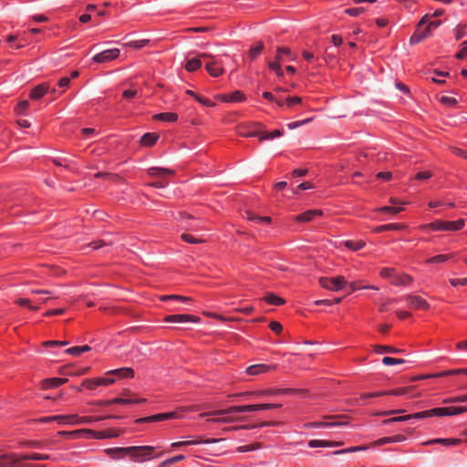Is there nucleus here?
<instances>
[{
  "mask_svg": "<svg viewBox=\"0 0 467 467\" xmlns=\"http://www.w3.org/2000/svg\"><path fill=\"white\" fill-rule=\"evenodd\" d=\"M154 450L151 446H133L128 448H109L105 450V452L112 459H120L127 454L134 458H142L149 456L150 452Z\"/></svg>",
  "mask_w": 467,
  "mask_h": 467,
  "instance_id": "1",
  "label": "nucleus"
},
{
  "mask_svg": "<svg viewBox=\"0 0 467 467\" xmlns=\"http://www.w3.org/2000/svg\"><path fill=\"white\" fill-rule=\"evenodd\" d=\"M463 226L464 220L459 219L453 222L437 220L431 223L425 224L422 227L425 229H431L433 231H458L462 229Z\"/></svg>",
  "mask_w": 467,
  "mask_h": 467,
  "instance_id": "2",
  "label": "nucleus"
},
{
  "mask_svg": "<svg viewBox=\"0 0 467 467\" xmlns=\"http://www.w3.org/2000/svg\"><path fill=\"white\" fill-rule=\"evenodd\" d=\"M258 410L257 404L254 405H243V406H233L225 410H218L209 412H203L199 415L200 418H204L206 416H223L231 413H241V412H250Z\"/></svg>",
  "mask_w": 467,
  "mask_h": 467,
  "instance_id": "3",
  "label": "nucleus"
},
{
  "mask_svg": "<svg viewBox=\"0 0 467 467\" xmlns=\"http://www.w3.org/2000/svg\"><path fill=\"white\" fill-rule=\"evenodd\" d=\"M149 175L152 177L160 178L161 180L152 182L149 185L154 188H165L168 185V182L165 181V176L172 175L174 171L172 170L160 168V167H151L148 170Z\"/></svg>",
  "mask_w": 467,
  "mask_h": 467,
  "instance_id": "4",
  "label": "nucleus"
},
{
  "mask_svg": "<svg viewBox=\"0 0 467 467\" xmlns=\"http://www.w3.org/2000/svg\"><path fill=\"white\" fill-rule=\"evenodd\" d=\"M320 285L330 291H339L344 288L345 285H347V281L344 276H337V277H321L319 279Z\"/></svg>",
  "mask_w": 467,
  "mask_h": 467,
  "instance_id": "5",
  "label": "nucleus"
},
{
  "mask_svg": "<svg viewBox=\"0 0 467 467\" xmlns=\"http://www.w3.org/2000/svg\"><path fill=\"white\" fill-rule=\"evenodd\" d=\"M413 388L414 387L410 386V387H406V388L392 389V390L386 391V392L379 391V392L364 393V394L360 395L359 400L380 397V396L387 395V394L388 395H395V396L407 395L413 389Z\"/></svg>",
  "mask_w": 467,
  "mask_h": 467,
  "instance_id": "6",
  "label": "nucleus"
},
{
  "mask_svg": "<svg viewBox=\"0 0 467 467\" xmlns=\"http://www.w3.org/2000/svg\"><path fill=\"white\" fill-rule=\"evenodd\" d=\"M141 402H146V399L115 398V399L107 400H98V401L93 402V404H96L99 406H109V405H113V404L128 405V404L141 403Z\"/></svg>",
  "mask_w": 467,
  "mask_h": 467,
  "instance_id": "7",
  "label": "nucleus"
},
{
  "mask_svg": "<svg viewBox=\"0 0 467 467\" xmlns=\"http://www.w3.org/2000/svg\"><path fill=\"white\" fill-rule=\"evenodd\" d=\"M119 53V49L118 48L107 49L95 55L92 59L96 63H107L117 58Z\"/></svg>",
  "mask_w": 467,
  "mask_h": 467,
  "instance_id": "8",
  "label": "nucleus"
},
{
  "mask_svg": "<svg viewBox=\"0 0 467 467\" xmlns=\"http://www.w3.org/2000/svg\"><path fill=\"white\" fill-rule=\"evenodd\" d=\"M204 66L207 72L214 78L221 76L224 72L221 63L218 60H215L213 55L212 58H206Z\"/></svg>",
  "mask_w": 467,
  "mask_h": 467,
  "instance_id": "9",
  "label": "nucleus"
},
{
  "mask_svg": "<svg viewBox=\"0 0 467 467\" xmlns=\"http://www.w3.org/2000/svg\"><path fill=\"white\" fill-rule=\"evenodd\" d=\"M20 462V454H0V467H19Z\"/></svg>",
  "mask_w": 467,
  "mask_h": 467,
  "instance_id": "10",
  "label": "nucleus"
},
{
  "mask_svg": "<svg viewBox=\"0 0 467 467\" xmlns=\"http://www.w3.org/2000/svg\"><path fill=\"white\" fill-rule=\"evenodd\" d=\"M408 306L413 309H429V303L419 296L408 295L405 296Z\"/></svg>",
  "mask_w": 467,
  "mask_h": 467,
  "instance_id": "11",
  "label": "nucleus"
},
{
  "mask_svg": "<svg viewBox=\"0 0 467 467\" xmlns=\"http://www.w3.org/2000/svg\"><path fill=\"white\" fill-rule=\"evenodd\" d=\"M212 58V55L208 53H202L198 57L188 58L185 64V68L189 72H193L200 68L202 65V59Z\"/></svg>",
  "mask_w": 467,
  "mask_h": 467,
  "instance_id": "12",
  "label": "nucleus"
},
{
  "mask_svg": "<svg viewBox=\"0 0 467 467\" xmlns=\"http://www.w3.org/2000/svg\"><path fill=\"white\" fill-rule=\"evenodd\" d=\"M164 321L168 323H186V322H193L198 323L200 321V317L192 315H171L166 316L164 317Z\"/></svg>",
  "mask_w": 467,
  "mask_h": 467,
  "instance_id": "13",
  "label": "nucleus"
},
{
  "mask_svg": "<svg viewBox=\"0 0 467 467\" xmlns=\"http://www.w3.org/2000/svg\"><path fill=\"white\" fill-rule=\"evenodd\" d=\"M467 411V407H446V408H436V416H451L457 415Z\"/></svg>",
  "mask_w": 467,
  "mask_h": 467,
  "instance_id": "14",
  "label": "nucleus"
},
{
  "mask_svg": "<svg viewBox=\"0 0 467 467\" xmlns=\"http://www.w3.org/2000/svg\"><path fill=\"white\" fill-rule=\"evenodd\" d=\"M176 417H177V415L175 412L160 413V414L138 419L136 420V422L137 423L153 422V421H160V420L174 419Z\"/></svg>",
  "mask_w": 467,
  "mask_h": 467,
  "instance_id": "15",
  "label": "nucleus"
},
{
  "mask_svg": "<svg viewBox=\"0 0 467 467\" xmlns=\"http://www.w3.org/2000/svg\"><path fill=\"white\" fill-rule=\"evenodd\" d=\"M275 368H276L275 365L269 366V365H265V364H255V365L249 366L246 368V372H247V374H249L251 376H255V375L266 373V372L275 369Z\"/></svg>",
  "mask_w": 467,
  "mask_h": 467,
  "instance_id": "16",
  "label": "nucleus"
},
{
  "mask_svg": "<svg viewBox=\"0 0 467 467\" xmlns=\"http://www.w3.org/2000/svg\"><path fill=\"white\" fill-rule=\"evenodd\" d=\"M88 431L90 433V435L92 436L93 439H98V440L116 438V437L119 436V432H120L118 430L100 431Z\"/></svg>",
  "mask_w": 467,
  "mask_h": 467,
  "instance_id": "17",
  "label": "nucleus"
},
{
  "mask_svg": "<svg viewBox=\"0 0 467 467\" xmlns=\"http://www.w3.org/2000/svg\"><path fill=\"white\" fill-rule=\"evenodd\" d=\"M107 375H113L116 379H131L134 377V371L130 368H121L118 369L109 370L107 372Z\"/></svg>",
  "mask_w": 467,
  "mask_h": 467,
  "instance_id": "18",
  "label": "nucleus"
},
{
  "mask_svg": "<svg viewBox=\"0 0 467 467\" xmlns=\"http://www.w3.org/2000/svg\"><path fill=\"white\" fill-rule=\"evenodd\" d=\"M323 214L322 210H308L297 216H296L295 220L297 222H310L313 220L315 216H321Z\"/></svg>",
  "mask_w": 467,
  "mask_h": 467,
  "instance_id": "19",
  "label": "nucleus"
},
{
  "mask_svg": "<svg viewBox=\"0 0 467 467\" xmlns=\"http://www.w3.org/2000/svg\"><path fill=\"white\" fill-rule=\"evenodd\" d=\"M406 440V437L403 435H394L391 437H384L377 440L372 443L373 446H382L387 443H393V442H402Z\"/></svg>",
  "mask_w": 467,
  "mask_h": 467,
  "instance_id": "20",
  "label": "nucleus"
},
{
  "mask_svg": "<svg viewBox=\"0 0 467 467\" xmlns=\"http://www.w3.org/2000/svg\"><path fill=\"white\" fill-rule=\"evenodd\" d=\"M342 444H343L342 441H322V440H311L308 441V446L310 448L335 447V446H341Z\"/></svg>",
  "mask_w": 467,
  "mask_h": 467,
  "instance_id": "21",
  "label": "nucleus"
},
{
  "mask_svg": "<svg viewBox=\"0 0 467 467\" xmlns=\"http://www.w3.org/2000/svg\"><path fill=\"white\" fill-rule=\"evenodd\" d=\"M218 98L225 102H239L244 100L245 96L241 91L236 90L228 95H220Z\"/></svg>",
  "mask_w": 467,
  "mask_h": 467,
  "instance_id": "22",
  "label": "nucleus"
},
{
  "mask_svg": "<svg viewBox=\"0 0 467 467\" xmlns=\"http://www.w3.org/2000/svg\"><path fill=\"white\" fill-rule=\"evenodd\" d=\"M394 285H409L413 282V278L406 274L398 275L395 274L393 280L391 281Z\"/></svg>",
  "mask_w": 467,
  "mask_h": 467,
  "instance_id": "23",
  "label": "nucleus"
},
{
  "mask_svg": "<svg viewBox=\"0 0 467 467\" xmlns=\"http://www.w3.org/2000/svg\"><path fill=\"white\" fill-rule=\"evenodd\" d=\"M462 442L460 439H434L424 442L425 445H431L434 443H440L444 446H456Z\"/></svg>",
  "mask_w": 467,
  "mask_h": 467,
  "instance_id": "24",
  "label": "nucleus"
},
{
  "mask_svg": "<svg viewBox=\"0 0 467 467\" xmlns=\"http://www.w3.org/2000/svg\"><path fill=\"white\" fill-rule=\"evenodd\" d=\"M48 91L47 84H40L35 87L30 93V98L32 99H39Z\"/></svg>",
  "mask_w": 467,
  "mask_h": 467,
  "instance_id": "25",
  "label": "nucleus"
},
{
  "mask_svg": "<svg viewBox=\"0 0 467 467\" xmlns=\"http://www.w3.org/2000/svg\"><path fill=\"white\" fill-rule=\"evenodd\" d=\"M276 52H277V54L275 56V59L278 61H281V62L284 61L285 57H287L290 60L296 59V57L293 56L290 48H288V47H277Z\"/></svg>",
  "mask_w": 467,
  "mask_h": 467,
  "instance_id": "26",
  "label": "nucleus"
},
{
  "mask_svg": "<svg viewBox=\"0 0 467 467\" xmlns=\"http://www.w3.org/2000/svg\"><path fill=\"white\" fill-rule=\"evenodd\" d=\"M21 462L25 461H42V460H48L50 459V456L48 454H40V453H24L20 454Z\"/></svg>",
  "mask_w": 467,
  "mask_h": 467,
  "instance_id": "27",
  "label": "nucleus"
},
{
  "mask_svg": "<svg viewBox=\"0 0 467 467\" xmlns=\"http://www.w3.org/2000/svg\"><path fill=\"white\" fill-rule=\"evenodd\" d=\"M158 139L159 135L156 133H145L140 138V144L145 147H150L157 141Z\"/></svg>",
  "mask_w": 467,
  "mask_h": 467,
  "instance_id": "28",
  "label": "nucleus"
},
{
  "mask_svg": "<svg viewBox=\"0 0 467 467\" xmlns=\"http://www.w3.org/2000/svg\"><path fill=\"white\" fill-rule=\"evenodd\" d=\"M435 410H436V408L429 410L416 412V413H413V414H408L407 415L408 420H411V419L420 420V419H425V418H428V417L436 416V412H434Z\"/></svg>",
  "mask_w": 467,
  "mask_h": 467,
  "instance_id": "29",
  "label": "nucleus"
},
{
  "mask_svg": "<svg viewBox=\"0 0 467 467\" xmlns=\"http://www.w3.org/2000/svg\"><path fill=\"white\" fill-rule=\"evenodd\" d=\"M153 119L156 120L175 122L178 119V115L176 113H172V112L159 113V114L154 115Z\"/></svg>",
  "mask_w": 467,
  "mask_h": 467,
  "instance_id": "30",
  "label": "nucleus"
},
{
  "mask_svg": "<svg viewBox=\"0 0 467 467\" xmlns=\"http://www.w3.org/2000/svg\"><path fill=\"white\" fill-rule=\"evenodd\" d=\"M111 418H117L116 416H99V417H81V418H78L77 416V419H76V421H77V424H80V423H91V422H95V421H100V420H103L105 419H111Z\"/></svg>",
  "mask_w": 467,
  "mask_h": 467,
  "instance_id": "31",
  "label": "nucleus"
},
{
  "mask_svg": "<svg viewBox=\"0 0 467 467\" xmlns=\"http://www.w3.org/2000/svg\"><path fill=\"white\" fill-rule=\"evenodd\" d=\"M404 228H405V225H403V224L389 223V224H384V225L377 226L376 228H374L373 231L375 233H381L383 231H390V230L400 231V230H402Z\"/></svg>",
  "mask_w": 467,
  "mask_h": 467,
  "instance_id": "32",
  "label": "nucleus"
},
{
  "mask_svg": "<svg viewBox=\"0 0 467 467\" xmlns=\"http://www.w3.org/2000/svg\"><path fill=\"white\" fill-rule=\"evenodd\" d=\"M374 350L378 354H383V353H400L403 350L395 348L389 346H383V345H375Z\"/></svg>",
  "mask_w": 467,
  "mask_h": 467,
  "instance_id": "33",
  "label": "nucleus"
},
{
  "mask_svg": "<svg viewBox=\"0 0 467 467\" xmlns=\"http://www.w3.org/2000/svg\"><path fill=\"white\" fill-rule=\"evenodd\" d=\"M220 440H208V441H203V443H210V442H217L219 441ZM200 443H202V441H177V442H173L171 444V446L173 448H177V447H181V446H187V445H194V444H200Z\"/></svg>",
  "mask_w": 467,
  "mask_h": 467,
  "instance_id": "34",
  "label": "nucleus"
},
{
  "mask_svg": "<svg viewBox=\"0 0 467 467\" xmlns=\"http://www.w3.org/2000/svg\"><path fill=\"white\" fill-rule=\"evenodd\" d=\"M161 300L167 301V300H178L185 304H189L192 302V297L183 296H178V295H168V296H162L161 297Z\"/></svg>",
  "mask_w": 467,
  "mask_h": 467,
  "instance_id": "35",
  "label": "nucleus"
},
{
  "mask_svg": "<svg viewBox=\"0 0 467 467\" xmlns=\"http://www.w3.org/2000/svg\"><path fill=\"white\" fill-rule=\"evenodd\" d=\"M263 49H264V45L262 42H258L255 46L251 47V48L248 52V56H249L250 59L254 60L259 56V54L262 52Z\"/></svg>",
  "mask_w": 467,
  "mask_h": 467,
  "instance_id": "36",
  "label": "nucleus"
},
{
  "mask_svg": "<svg viewBox=\"0 0 467 467\" xmlns=\"http://www.w3.org/2000/svg\"><path fill=\"white\" fill-rule=\"evenodd\" d=\"M90 350V347L88 345H84L81 347H72L66 349V353L70 354L72 356H79L83 352H87Z\"/></svg>",
  "mask_w": 467,
  "mask_h": 467,
  "instance_id": "37",
  "label": "nucleus"
},
{
  "mask_svg": "<svg viewBox=\"0 0 467 467\" xmlns=\"http://www.w3.org/2000/svg\"><path fill=\"white\" fill-rule=\"evenodd\" d=\"M186 93L188 95L193 97L198 102H200L201 104H202V105H204L206 107H213L214 106V103L212 102L210 99L199 96L198 94H196L192 90H187Z\"/></svg>",
  "mask_w": 467,
  "mask_h": 467,
  "instance_id": "38",
  "label": "nucleus"
},
{
  "mask_svg": "<svg viewBox=\"0 0 467 467\" xmlns=\"http://www.w3.org/2000/svg\"><path fill=\"white\" fill-rule=\"evenodd\" d=\"M427 36H429L428 33L425 31V30H422V31H417L415 32L410 38V43L411 45H415V44H418L420 42H421L424 38H426Z\"/></svg>",
  "mask_w": 467,
  "mask_h": 467,
  "instance_id": "39",
  "label": "nucleus"
},
{
  "mask_svg": "<svg viewBox=\"0 0 467 467\" xmlns=\"http://www.w3.org/2000/svg\"><path fill=\"white\" fill-rule=\"evenodd\" d=\"M343 244L347 248L353 250V251H358L365 246V242H363V241L348 240V241H345Z\"/></svg>",
  "mask_w": 467,
  "mask_h": 467,
  "instance_id": "40",
  "label": "nucleus"
},
{
  "mask_svg": "<svg viewBox=\"0 0 467 467\" xmlns=\"http://www.w3.org/2000/svg\"><path fill=\"white\" fill-rule=\"evenodd\" d=\"M57 418H61V420H57V422L59 423V424H77V421H76V419H77V415L76 414H71V415H57Z\"/></svg>",
  "mask_w": 467,
  "mask_h": 467,
  "instance_id": "41",
  "label": "nucleus"
},
{
  "mask_svg": "<svg viewBox=\"0 0 467 467\" xmlns=\"http://www.w3.org/2000/svg\"><path fill=\"white\" fill-rule=\"evenodd\" d=\"M283 132L279 130H275L272 132H260V140H274L275 138L281 137Z\"/></svg>",
  "mask_w": 467,
  "mask_h": 467,
  "instance_id": "42",
  "label": "nucleus"
},
{
  "mask_svg": "<svg viewBox=\"0 0 467 467\" xmlns=\"http://www.w3.org/2000/svg\"><path fill=\"white\" fill-rule=\"evenodd\" d=\"M265 301L270 305L280 306L285 303V300L274 294H269L265 296Z\"/></svg>",
  "mask_w": 467,
  "mask_h": 467,
  "instance_id": "43",
  "label": "nucleus"
},
{
  "mask_svg": "<svg viewBox=\"0 0 467 467\" xmlns=\"http://www.w3.org/2000/svg\"><path fill=\"white\" fill-rule=\"evenodd\" d=\"M47 383V386L50 388H57L63 384H65L67 381V379L65 378H53L46 380Z\"/></svg>",
  "mask_w": 467,
  "mask_h": 467,
  "instance_id": "44",
  "label": "nucleus"
},
{
  "mask_svg": "<svg viewBox=\"0 0 467 467\" xmlns=\"http://www.w3.org/2000/svg\"><path fill=\"white\" fill-rule=\"evenodd\" d=\"M81 431H77V430L71 431H60L57 432V435L66 437V438L76 439V438H78L81 436Z\"/></svg>",
  "mask_w": 467,
  "mask_h": 467,
  "instance_id": "45",
  "label": "nucleus"
},
{
  "mask_svg": "<svg viewBox=\"0 0 467 467\" xmlns=\"http://www.w3.org/2000/svg\"><path fill=\"white\" fill-rule=\"evenodd\" d=\"M406 361L402 358H395L390 357H384L382 358V363L387 366L404 364Z\"/></svg>",
  "mask_w": 467,
  "mask_h": 467,
  "instance_id": "46",
  "label": "nucleus"
},
{
  "mask_svg": "<svg viewBox=\"0 0 467 467\" xmlns=\"http://www.w3.org/2000/svg\"><path fill=\"white\" fill-rule=\"evenodd\" d=\"M396 270L394 268H382L380 270V276L383 278L392 279L394 278Z\"/></svg>",
  "mask_w": 467,
  "mask_h": 467,
  "instance_id": "47",
  "label": "nucleus"
},
{
  "mask_svg": "<svg viewBox=\"0 0 467 467\" xmlns=\"http://www.w3.org/2000/svg\"><path fill=\"white\" fill-rule=\"evenodd\" d=\"M148 43H149L148 39H141V40L130 41V42L127 43L126 46L140 49V48L147 46Z\"/></svg>",
  "mask_w": 467,
  "mask_h": 467,
  "instance_id": "48",
  "label": "nucleus"
},
{
  "mask_svg": "<svg viewBox=\"0 0 467 467\" xmlns=\"http://www.w3.org/2000/svg\"><path fill=\"white\" fill-rule=\"evenodd\" d=\"M450 258L449 254H439L433 257H431L427 260L428 264H434V263H443L447 261Z\"/></svg>",
  "mask_w": 467,
  "mask_h": 467,
  "instance_id": "49",
  "label": "nucleus"
},
{
  "mask_svg": "<svg viewBox=\"0 0 467 467\" xmlns=\"http://www.w3.org/2000/svg\"><path fill=\"white\" fill-rule=\"evenodd\" d=\"M367 448H368L367 446H356V447H350V448L340 450V451H336L333 453L334 454H342V453H347V452H354V451H365V450H367Z\"/></svg>",
  "mask_w": 467,
  "mask_h": 467,
  "instance_id": "50",
  "label": "nucleus"
},
{
  "mask_svg": "<svg viewBox=\"0 0 467 467\" xmlns=\"http://www.w3.org/2000/svg\"><path fill=\"white\" fill-rule=\"evenodd\" d=\"M302 103V99L300 97H287L285 99V105L288 108H293L295 105H298Z\"/></svg>",
  "mask_w": 467,
  "mask_h": 467,
  "instance_id": "51",
  "label": "nucleus"
},
{
  "mask_svg": "<svg viewBox=\"0 0 467 467\" xmlns=\"http://www.w3.org/2000/svg\"><path fill=\"white\" fill-rule=\"evenodd\" d=\"M181 237L184 242L189 244H202L204 242L202 239H197L189 234H182Z\"/></svg>",
  "mask_w": 467,
  "mask_h": 467,
  "instance_id": "52",
  "label": "nucleus"
},
{
  "mask_svg": "<svg viewBox=\"0 0 467 467\" xmlns=\"http://www.w3.org/2000/svg\"><path fill=\"white\" fill-rule=\"evenodd\" d=\"M407 420H408L407 415H405V416H399V417H393V418H390V419L384 420H382V424L383 425H389V424H392L394 422H401V421H407Z\"/></svg>",
  "mask_w": 467,
  "mask_h": 467,
  "instance_id": "53",
  "label": "nucleus"
},
{
  "mask_svg": "<svg viewBox=\"0 0 467 467\" xmlns=\"http://www.w3.org/2000/svg\"><path fill=\"white\" fill-rule=\"evenodd\" d=\"M466 401H467V394L445 399L443 400V403L448 404V403L466 402Z\"/></svg>",
  "mask_w": 467,
  "mask_h": 467,
  "instance_id": "54",
  "label": "nucleus"
},
{
  "mask_svg": "<svg viewBox=\"0 0 467 467\" xmlns=\"http://www.w3.org/2000/svg\"><path fill=\"white\" fill-rule=\"evenodd\" d=\"M402 210H403L402 207H393V206H383L379 209V211H380L382 213H393V214L399 213Z\"/></svg>",
  "mask_w": 467,
  "mask_h": 467,
  "instance_id": "55",
  "label": "nucleus"
},
{
  "mask_svg": "<svg viewBox=\"0 0 467 467\" xmlns=\"http://www.w3.org/2000/svg\"><path fill=\"white\" fill-rule=\"evenodd\" d=\"M257 426L254 424L250 425H240V426H233L229 428H224L223 431H238V430H252L256 428Z\"/></svg>",
  "mask_w": 467,
  "mask_h": 467,
  "instance_id": "56",
  "label": "nucleus"
},
{
  "mask_svg": "<svg viewBox=\"0 0 467 467\" xmlns=\"http://www.w3.org/2000/svg\"><path fill=\"white\" fill-rule=\"evenodd\" d=\"M28 107L29 102L27 100H22L17 104L16 111L18 114H25V111L28 109Z\"/></svg>",
  "mask_w": 467,
  "mask_h": 467,
  "instance_id": "57",
  "label": "nucleus"
},
{
  "mask_svg": "<svg viewBox=\"0 0 467 467\" xmlns=\"http://www.w3.org/2000/svg\"><path fill=\"white\" fill-rule=\"evenodd\" d=\"M363 12H364V8H362V7H352V8H348L345 10L346 14H348L349 16H358L361 15Z\"/></svg>",
  "mask_w": 467,
  "mask_h": 467,
  "instance_id": "58",
  "label": "nucleus"
},
{
  "mask_svg": "<svg viewBox=\"0 0 467 467\" xmlns=\"http://www.w3.org/2000/svg\"><path fill=\"white\" fill-rule=\"evenodd\" d=\"M234 419L229 417H218V418H210L208 421L211 422H218V423H229L233 422Z\"/></svg>",
  "mask_w": 467,
  "mask_h": 467,
  "instance_id": "59",
  "label": "nucleus"
},
{
  "mask_svg": "<svg viewBox=\"0 0 467 467\" xmlns=\"http://www.w3.org/2000/svg\"><path fill=\"white\" fill-rule=\"evenodd\" d=\"M311 120H312V118H309V119H306L304 120L291 122V123L287 124V127L289 130H294V129H296L304 124L310 122Z\"/></svg>",
  "mask_w": 467,
  "mask_h": 467,
  "instance_id": "60",
  "label": "nucleus"
},
{
  "mask_svg": "<svg viewBox=\"0 0 467 467\" xmlns=\"http://www.w3.org/2000/svg\"><path fill=\"white\" fill-rule=\"evenodd\" d=\"M449 282L452 286H457V285L463 286V285H467V277L459 278V279L451 278L449 280Z\"/></svg>",
  "mask_w": 467,
  "mask_h": 467,
  "instance_id": "61",
  "label": "nucleus"
},
{
  "mask_svg": "<svg viewBox=\"0 0 467 467\" xmlns=\"http://www.w3.org/2000/svg\"><path fill=\"white\" fill-rule=\"evenodd\" d=\"M259 447H260L259 443H255V444H253V445H244V446H240L237 449V451L239 452H246V451L256 450Z\"/></svg>",
  "mask_w": 467,
  "mask_h": 467,
  "instance_id": "62",
  "label": "nucleus"
},
{
  "mask_svg": "<svg viewBox=\"0 0 467 467\" xmlns=\"http://www.w3.org/2000/svg\"><path fill=\"white\" fill-rule=\"evenodd\" d=\"M100 381L102 382V385L103 386H108V385H111L113 384L115 381H116V379L114 378L113 375H107L106 374V377H103V378H100Z\"/></svg>",
  "mask_w": 467,
  "mask_h": 467,
  "instance_id": "63",
  "label": "nucleus"
},
{
  "mask_svg": "<svg viewBox=\"0 0 467 467\" xmlns=\"http://www.w3.org/2000/svg\"><path fill=\"white\" fill-rule=\"evenodd\" d=\"M462 47L461 50L457 53L456 57L459 59H462L467 55V41H464L462 43Z\"/></svg>",
  "mask_w": 467,
  "mask_h": 467,
  "instance_id": "64",
  "label": "nucleus"
}]
</instances>
